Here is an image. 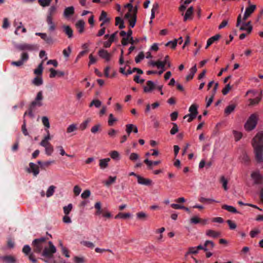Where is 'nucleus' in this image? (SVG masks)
<instances>
[{
	"label": "nucleus",
	"mask_w": 263,
	"mask_h": 263,
	"mask_svg": "<svg viewBox=\"0 0 263 263\" xmlns=\"http://www.w3.org/2000/svg\"><path fill=\"white\" fill-rule=\"evenodd\" d=\"M199 201L202 203H205V202H216V201L214 199H210V198H205L204 197H200L199 199Z\"/></svg>",
	"instance_id": "obj_53"
},
{
	"label": "nucleus",
	"mask_w": 263,
	"mask_h": 263,
	"mask_svg": "<svg viewBox=\"0 0 263 263\" xmlns=\"http://www.w3.org/2000/svg\"><path fill=\"white\" fill-rule=\"evenodd\" d=\"M245 26L247 27V32L248 33H250L252 30V26L251 24V22L249 21L248 22H246L245 21L242 22Z\"/></svg>",
	"instance_id": "obj_47"
},
{
	"label": "nucleus",
	"mask_w": 263,
	"mask_h": 263,
	"mask_svg": "<svg viewBox=\"0 0 263 263\" xmlns=\"http://www.w3.org/2000/svg\"><path fill=\"white\" fill-rule=\"evenodd\" d=\"M220 182L222 184V186L224 190H228L227 184L228 180L225 178L224 176H221L220 178Z\"/></svg>",
	"instance_id": "obj_44"
},
{
	"label": "nucleus",
	"mask_w": 263,
	"mask_h": 263,
	"mask_svg": "<svg viewBox=\"0 0 263 263\" xmlns=\"http://www.w3.org/2000/svg\"><path fill=\"white\" fill-rule=\"evenodd\" d=\"M206 235L210 237L216 238L220 236V233L213 230H208L206 231Z\"/></svg>",
	"instance_id": "obj_21"
},
{
	"label": "nucleus",
	"mask_w": 263,
	"mask_h": 263,
	"mask_svg": "<svg viewBox=\"0 0 263 263\" xmlns=\"http://www.w3.org/2000/svg\"><path fill=\"white\" fill-rule=\"evenodd\" d=\"M43 61L41 62V63H40L39 65L37 68L34 70V73L35 74H36L38 76L41 75L42 74L43 70Z\"/></svg>",
	"instance_id": "obj_33"
},
{
	"label": "nucleus",
	"mask_w": 263,
	"mask_h": 263,
	"mask_svg": "<svg viewBox=\"0 0 263 263\" xmlns=\"http://www.w3.org/2000/svg\"><path fill=\"white\" fill-rule=\"evenodd\" d=\"M139 158V156L138 154L135 153H132L130 156H129V159L132 161H136L138 160Z\"/></svg>",
	"instance_id": "obj_60"
},
{
	"label": "nucleus",
	"mask_w": 263,
	"mask_h": 263,
	"mask_svg": "<svg viewBox=\"0 0 263 263\" xmlns=\"http://www.w3.org/2000/svg\"><path fill=\"white\" fill-rule=\"evenodd\" d=\"M74 13V8L73 6L67 7L64 11V16L68 18L72 16Z\"/></svg>",
	"instance_id": "obj_17"
},
{
	"label": "nucleus",
	"mask_w": 263,
	"mask_h": 263,
	"mask_svg": "<svg viewBox=\"0 0 263 263\" xmlns=\"http://www.w3.org/2000/svg\"><path fill=\"white\" fill-rule=\"evenodd\" d=\"M201 219L196 216H194L191 219V223L194 224H197L200 223Z\"/></svg>",
	"instance_id": "obj_59"
},
{
	"label": "nucleus",
	"mask_w": 263,
	"mask_h": 263,
	"mask_svg": "<svg viewBox=\"0 0 263 263\" xmlns=\"http://www.w3.org/2000/svg\"><path fill=\"white\" fill-rule=\"evenodd\" d=\"M257 118L255 114H252L250 116L247 122L245 124V127L247 130H252L253 129L257 124Z\"/></svg>",
	"instance_id": "obj_4"
},
{
	"label": "nucleus",
	"mask_w": 263,
	"mask_h": 263,
	"mask_svg": "<svg viewBox=\"0 0 263 263\" xmlns=\"http://www.w3.org/2000/svg\"><path fill=\"white\" fill-rule=\"evenodd\" d=\"M146 85L147 86L144 87V91L145 92H149L155 88V85L152 81H147Z\"/></svg>",
	"instance_id": "obj_20"
},
{
	"label": "nucleus",
	"mask_w": 263,
	"mask_h": 263,
	"mask_svg": "<svg viewBox=\"0 0 263 263\" xmlns=\"http://www.w3.org/2000/svg\"><path fill=\"white\" fill-rule=\"evenodd\" d=\"M35 35L40 36L48 44H51L53 43L52 38L51 36H47V34L45 33L36 32Z\"/></svg>",
	"instance_id": "obj_12"
},
{
	"label": "nucleus",
	"mask_w": 263,
	"mask_h": 263,
	"mask_svg": "<svg viewBox=\"0 0 263 263\" xmlns=\"http://www.w3.org/2000/svg\"><path fill=\"white\" fill-rule=\"evenodd\" d=\"M85 22L83 20L78 21L76 24V27L80 33H82L84 30Z\"/></svg>",
	"instance_id": "obj_19"
},
{
	"label": "nucleus",
	"mask_w": 263,
	"mask_h": 263,
	"mask_svg": "<svg viewBox=\"0 0 263 263\" xmlns=\"http://www.w3.org/2000/svg\"><path fill=\"white\" fill-rule=\"evenodd\" d=\"M116 179H117V177L116 176L115 177L109 176L108 177V180L104 181V183L106 186H109L111 184H112L115 182Z\"/></svg>",
	"instance_id": "obj_32"
},
{
	"label": "nucleus",
	"mask_w": 263,
	"mask_h": 263,
	"mask_svg": "<svg viewBox=\"0 0 263 263\" xmlns=\"http://www.w3.org/2000/svg\"><path fill=\"white\" fill-rule=\"evenodd\" d=\"M137 8L136 7L134 8L133 13L127 12L125 14V18L128 20L129 26L132 28L134 27L137 21Z\"/></svg>",
	"instance_id": "obj_5"
},
{
	"label": "nucleus",
	"mask_w": 263,
	"mask_h": 263,
	"mask_svg": "<svg viewBox=\"0 0 263 263\" xmlns=\"http://www.w3.org/2000/svg\"><path fill=\"white\" fill-rule=\"evenodd\" d=\"M72 209V204L69 203L67 206L63 207V211L65 215H68Z\"/></svg>",
	"instance_id": "obj_35"
},
{
	"label": "nucleus",
	"mask_w": 263,
	"mask_h": 263,
	"mask_svg": "<svg viewBox=\"0 0 263 263\" xmlns=\"http://www.w3.org/2000/svg\"><path fill=\"white\" fill-rule=\"evenodd\" d=\"M71 52V49L70 46L68 47L67 49H64L63 51V53L64 57H68L70 55V53Z\"/></svg>",
	"instance_id": "obj_62"
},
{
	"label": "nucleus",
	"mask_w": 263,
	"mask_h": 263,
	"mask_svg": "<svg viewBox=\"0 0 263 263\" xmlns=\"http://www.w3.org/2000/svg\"><path fill=\"white\" fill-rule=\"evenodd\" d=\"M126 132L128 134V136H129L130 134L133 132V129L134 127V125L132 124H127L126 125Z\"/></svg>",
	"instance_id": "obj_54"
},
{
	"label": "nucleus",
	"mask_w": 263,
	"mask_h": 263,
	"mask_svg": "<svg viewBox=\"0 0 263 263\" xmlns=\"http://www.w3.org/2000/svg\"><path fill=\"white\" fill-rule=\"evenodd\" d=\"M22 131L25 136L28 135V133L26 128V123L25 120H24L23 124L22 126Z\"/></svg>",
	"instance_id": "obj_56"
},
{
	"label": "nucleus",
	"mask_w": 263,
	"mask_h": 263,
	"mask_svg": "<svg viewBox=\"0 0 263 263\" xmlns=\"http://www.w3.org/2000/svg\"><path fill=\"white\" fill-rule=\"evenodd\" d=\"M43 99V92L42 91H40L37 92L35 100L31 102L30 105H31V107H35V106L40 107L43 105V103L42 102Z\"/></svg>",
	"instance_id": "obj_7"
},
{
	"label": "nucleus",
	"mask_w": 263,
	"mask_h": 263,
	"mask_svg": "<svg viewBox=\"0 0 263 263\" xmlns=\"http://www.w3.org/2000/svg\"><path fill=\"white\" fill-rule=\"evenodd\" d=\"M227 222L228 224L229 228L231 230H234L236 228V224L232 220H228L227 221Z\"/></svg>",
	"instance_id": "obj_61"
},
{
	"label": "nucleus",
	"mask_w": 263,
	"mask_h": 263,
	"mask_svg": "<svg viewBox=\"0 0 263 263\" xmlns=\"http://www.w3.org/2000/svg\"><path fill=\"white\" fill-rule=\"evenodd\" d=\"M222 208L230 212H232L233 213H239V212L237 211V210L233 207V206L228 205L226 204H224L222 206Z\"/></svg>",
	"instance_id": "obj_30"
},
{
	"label": "nucleus",
	"mask_w": 263,
	"mask_h": 263,
	"mask_svg": "<svg viewBox=\"0 0 263 263\" xmlns=\"http://www.w3.org/2000/svg\"><path fill=\"white\" fill-rule=\"evenodd\" d=\"M90 191L89 190H86L82 193L81 196L83 199H86L90 196Z\"/></svg>",
	"instance_id": "obj_50"
},
{
	"label": "nucleus",
	"mask_w": 263,
	"mask_h": 263,
	"mask_svg": "<svg viewBox=\"0 0 263 263\" xmlns=\"http://www.w3.org/2000/svg\"><path fill=\"white\" fill-rule=\"evenodd\" d=\"M249 6L247 7L243 15V21H246L248 18L254 12L256 8V6L255 5H249Z\"/></svg>",
	"instance_id": "obj_10"
},
{
	"label": "nucleus",
	"mask_w": 263,
	"mask_h": 263,
	"mask_svg": "<svg viewBox=\"0 0 263 263\" xmlns=\"http://www.w3.org/2000/svg\"><path fill=\"white\" fill-rule=\"evenodd\" d=\"M33 83L36 86H40L43 84V80L41 77H36L34 79Z\"/></svg>",
	"instance_id": "obj_38"
},
{
	"label": "nucleus",
	"mask_w": 263,
	"mask_h": 263,
	"mask_svg": "<svg viewBox=\"0 0 263 263\" xmlns=\"http://www.w3.org/2000/svg\"><path fill=\"white\" fill-rule=\"evenodd\" d=\"M144 58V54L143 52H140L139 54L135 58V62L137 63H139Z\"/></svg>",
	"instance_id": "obj_49"
},
{
	"label": "nucleus",
	"mask_w": 263,
	"mask_h": 263,
	"mask_svg": "<svg viewBox=\"0 0 263 263\" xmlns=\"http://www.w3.org/2000/svg\"><path fill=\"white\" fill-rule=\"evenodd\" d=\"M110 159L109 158L102 159L100 160L99 166L101 168L104 169L108 167V163L110 161Z\"/></svg>",
	"instance_id": "obj_24"
},
{
	"label": "nucleus",
	"mask_w": 263,
	"mask_h": 263,
	"mask_svg": "<svg viewBox=\"0 0 263 263\" xmlns=\"http://www.w3.org/2000/svg\"><path fill=\"white\" fill-rule=\"evenodd\" d=\"M46 22L49 26L48 30L49 31L51 32L55 29L56 26L52 21V18H50V17H47Z\"/></svg>",
	"instance_id": "obj_23"
},
{
	"label": "nucleus",
	"mask_w": 263,
	"mask_h": 263,
	"mask_svg": "<svg viewBox=\"0 0 263 263\" xmlns=\"http://www.w3.org/2000/svg\"><path fill=\"white\" fill-rule=\"evenodd\" d=\"M64 32L68 36V38H71L73 36V30L69 26H63Z\"/></svg>",
	"instance_id": "obj_26"
},
{
	"label": "nucleus",
	"mask_w": 263,
	"mask_h": 263,
	"mask_svg": "<svg viewBox=\"0 0 263 263\" xmlns=\"http://www.w3.org/2000/svg\"><path fill=\"white\" fill-rule=\"evenodd\" d=\"M90 122L89 119H87L85 121H84L83 123H82L80 125V128L82 130H84L85 129L88 125V123Z\"/></svg>",
	"instance_id": "obj_48"
},
{
	"label": "nucleus",
	"mask_w": 263,
	"mask_h": 263,
	"mask_svg": "<svg viewBox=\"0 0 263 263\" xmlns=\"http://www.w3.org/2000/svg\"><path fill=\"white\" fill-rule=\"evenodd\" d=\"M31 251V248L29 245H25L23 248L22 251L26 255H29Z\"/></svg>",
	"instance_id": "obj_55"
},
{
	"label": "nucleus",
	"mask_w": 263,
	"mask_h": 263,
	"mask_svg": "<svg viewBox=\"0 0 263 263\" xmlns=\"http://www.w3.org/2000/svg\"><path fill=\"white\" fill-rule=\"evenodd\" d=\"M29 59V55L27 52H23L21 54V60L18 61H12L11 65L15 66H21Z\"/></svg>",
	"instance_id": "obj_8"
},
{
	"label": "nucleus",
	"mask_w": 263,
	"mask_h": 263,
	"mask_svg": "<svg viewBox=\"0 0 263 263\" xmlns=\"http://www.w3.org/2000/svg\"><path fill=\"white\" fill-rule=\"evenodd\" d=\"M255 159L258 163L263 161V132L258 133L253 139Z\"/></svg>",
	"instance_id": "obj_1"
},
{
	"label": "nucleus",
	"mask_w": 263,
	"mask_h": 263,
	"mask_svg": "<svg viewBox=\"0 0 263 263\" xmlns=\"http://www.w3.org/2000/svg\"><path fill=\"white\" fill-rule=\"evenodd\" d=\"M173 125L172 128L171 129L170 134L171 135H175L178 132V127L176 123H172Z\"/></svg>",
	"instance_id": "obj_46"
},
{
	"label": "nucleus",
	"mask_w": 263,
	"mask_h": 263,
	"mask_svg": "<svg viewBox=\"0 0 263 263\" xmlns=\"http://www.w3.org/2000/svg\"><path fill=\"white\" fill-rule=\"evenodd\" d=\"M81 244L90 249H93L95 247V245L90 241H83L81 242Z\"/></svg>",
	"instance_id": "obj_45"
},
{
	"label": "nucleus",
	"mask_w": 263,
	"mask_h": 263,
	"mask_svg": "<svg viewBox=\"0 0 263 263\" xmlns=\"http://www.w3.org/2000/svg\"><path fill=\"white\" fill-rule=\"evenodd\" d=\"M55 252V247L51 241H49L42 252V256L47 258H51Z\"/></svg>",
	"instance_id": "obj_3"
},
{
	"label": "nucleus",
	"mask_w": 263,
	"mask_h": 263,
	"mask_svg": "<svg viewBox=\"0 0 263 263\" xmlns=\"http://www.w3.org/2000/svg\"><path fill=\"white\" fill-rule=\"evenodd\" d=\"M99 21L103 22L104 23H109L110 22V18L107 17V14L105 11H102L101 12L99 17Z\"/></svg>",
	"instance_id": "obj_25"
},
{
	"label": "nucleus",
	"mask_w": 263,
	"mask_h": 263,
	"mask_svg": "<svg viewBox=\"0 0 263 263\" xmlns=\"http://www.w3.org/2000/svg\"><path fill=\"white\" fill-rule=\"evenodd\" d=\"M130 217V214L129 213H119L116 216L115 218H123V219H126Z\"/></svg>",
	"instance_id": "obj_34"
},
{
	"label": "nucleus",
	"mask_w": 263,
	"mask_h": 263,
	"mask_svg": "<svg viewBox=\"0 0 263 263\" xmlns=\"http://www.w3.org/2000/svg\"><path fill=\"white\" fill-rule=\"evenodd\" d=\"M177 44V40H175L173 41H170V42H167L165 44V46H171V47L172 48L174 49L176 47Z\"/></svg>",
	"instance_id": "obj_51"
},
{
	"label": "nucleus",
	"mask_w": 263,
	"mask_h": 263,
	"mask_svg": "<svg viewBox=\"0 0 263 263\" xmlns=\"http://www.w3.org/2000/svg\"><path fill=\"white\" fill-rule=\"evenodd\" d=\"M52 0H38V3L43 7H47L50 5Z\"/></svg>",
	"instance_id": "obj_37"
},
{
	"label": "nucleus",
	"mask_w": 263,
	"mask_h": 263,
	"mask_svg": "<svg viewBox=\"0 0 263 263\" xmlns=\"http://www.w3.org/2000/svg\"><path fill=\"white\" fill-rule=\"evenodd\" d=\"M110 157L113 159H118L119 157V154L117 151H114L110 153Z\"/></svg>",
	"instance_id": "obj_64"
},
{
	"label": "nucleus",
	"mask_w": 263,
	"mask_h": 263,
	"mask_svg": "<svg viewBox=\"0 0 263 263\" xmlns=\"http://www.w3.org/2000/svg\"><path fill=\"white\" fill-rule=\"evenodd\" d=\"M194 8L191 6L188 8L186 10L185 14L184 16V21H186L188 19H190L193 13Z\"/></svg>",
	"instance_id": "obj_27"
},
{
	"label": "nucleus",
	"mask_w": 263,
	"mask_h": 263,
	"mask_svg": "<svg viewBox=\"0 0 263 263\" xmlns=\"http://www.w3.org/2000/svg\"><path fill=\"white\" fill-rule=\"evenodd\" d=\"M99 55L102 59H105L106 61H109L110 60L111 55L108 53V51L104 49H100L98 52Z\"/></svg>",
	"instance_id": "obj_13"
},
{
	"label": "nucleus",
	"mask_w": 263,
	"mask_h": 263,
	"mask_svg": "<svg viewBox=\"0 0 263 263\" xmlns=\"http://www.w3.org/2000/svg\"><path fill=\"white\" fill-rule=\"evenodd\" d=\"M77 129V125L74 124L70 125L67 128V133H71L76 131Z\"/></svg>",
	"instance_id": "obj_43"
},
{
	"label": "nucleus",
	"mask_w": 263,
	"mask_h": 263,
	"mask_svg": "<svg viewBox=\"0 0 263 263\" xmlns=\"http://www.w3.org/2000/svg\"><path fill=\"white\" fill-rule=\"evenodd\" d=\"M16 48L21 51H33L35 49V45L27 43H22L16 45Z\"/></svg>",
	"instance_id": "obj_9"
},
{
	"label": "nucleus",
	"mask_w": 263,
	"mask_h": 263,
	"mask_svg": "<svg viewBox=\"0 0 263 263\" xmlns=\"http://www.w3.org/2000/svg\"><path fill=\"white\" fill-rule=\"evenodd\" d=\"M189 111L191 113L185 115L184 117V119L189 117L187 122H190L196 117V116L198 114L197 106L195 104H192L189 108Z\"/></svg>",
	"instance_id": "obj_6"
},
{
	"label": "nucleus",
	"mask_w": 263,
	"mask_h": 263,
	"mask_svg": "<svg viewBox=\"0 0 263 263\" xmlns=\"http://www.w3.org/2000/svg\"><path fill=\"white\" fill-rule=\"evenodd\" d=\"M260 99H261L258 97H257L253 99H250V105H254L258 104L259 102V101H260Z\"/></svg>",
	"instance_id": "obj_58"
},
{
	"label": "nucleus",
	"mask_w": 263,
	"mask_h": 263,
	"mask_svg": "<svg viewBox=\"0 0 263 263\" xmlns=\"http://www.w3.org/2000/svg\"><path fill=\"white\" fill-rule=\"evenodd\" d=\"M117 121V119L114 117V116L112 114H110L109 116L108 119V125L109 126H112L115 122Z\"/></svg>",
	"instance_id": "obj_52"
},
{
	"label": "nucleus",
	"mask_w": 263,
	"mask_h": 263,
	"mask_svg": "<svg viewBox=\"0 0 263 263\" xmlns=\"http://www.w3.org/2000/svg\"><path fill=\"white\" fill-rule=\"evenodd\" d=\"M48 242L45 237L35 239L32 243L33 251L37 253H41L46 247Z\"/></svg>",
	"instance_id": "obj_2"
},
{
	"label": "nucleus",
	"mask_w": 263,
	"mask_h": 263,
	"mask_svg": "<svg viewBox=\"0 0 263 263\" xmlns=\"http://www.w3.org/2000/svg\"><path fill=\"white\" fill-rule=\"evenodd\" d=\"M101 105V102L99 100H92L89 104V107H92L93 105H95L97 108H99L100 107Z\"/></svg>",
	"instance_id": "obj_42"
},
{
	"label": "nucleus",
	"mask_w": 263,
	"mask_h": 263,
	"mask_svg": "<svg viewBox=\"0 0 263 263\" xmlns=\"http://www.w3.org/2000/svg\"><path fill=\"white\" fill-rule=\"evenodd\" d=\"M233 135L236 141L239 140L242 137V134L235 130H233Z\"/></svg>",
	"instance_id": "obj_57"
},
{
	"label": "nucleus",
	"mask_w": 263,
	"mask_h": 263,
	"mask_svg": "<svg viewBox=\"0 0 263 263\" xmlns=\"http://www.w3.org/2000/svg\"><path fill=\"white\" fill-rule=\"evenodd\" d=\"M57 12V8L56 7L52 6L49 8L48 11V13L47 17H50V18H52V16L54 15Z\"/></svg>",
	"instance_id": "obj_31"
},
{
	"label": "nucleus",
	"mask_w": 263,
	"mask_h": 263,
	"mask_svg": "<svg viewBox=\"0 0 263 263\" xmlns=\"http://www.w3.org/2000/svg\"><path fill=\"white\" fill-rule=\"evenodd\" d=\"M29 168H28V172H32L35 176H36L39 174V167L37 165L33 162H30L29 164Z\"/></svg>",
	"instance_id": "obj_14"
},
{
	"label": "nucleus",
	"mask_w": 263,
	"mask_h": 263,
	"mask_svg": "<svg viewBox=\"0 0 263 263\" xmlns=\"http://www.w3.org/2000/svg\"><path fill=\"white\" fill-rule=\"evenodd\" d=\"M231 88V87L230 85L229 84H227L222 90V94L223 95H226L229 92Z\"/></svg>",
	"instance_id": "obj_63"
},
{
	"label": "nucleus",
	"mask_w": 263,
	"mask_h": 263,
	"mask_svg": "<svg viewBox=\"0 0 263 263\" xmlns=\"http://www.w3.org/2000/svg\"><path fill=\"white\" fill-rule=\"evenodd\" d=\"M45 148L46 154L48 156H50L53 151V146L51 144H50L47 146L46 147H45Z\"/></svg>",
	"instance_id": "obj_39"
},
{
	"label": "nucleus",
	"mask_w": 263,
	"mask_h": 263,
	"mask_svg": "<svg viewBox=\"0 0 263 263\" xmlns=\"http://www.w3.org/2000/svg\"><path fill=\"white\" fill-rule=\"evenodd\" d=\"M55 188V187L53 185H51L49 187L46 192V196L47 197H50L53 195Z\"/></svg>",
	"instance_id": "obj_36"
},
{
	"label": "nucleus",
	"mask_w": 263,
	"mask_h": 263,
	"mask_svg": "<svg viewBox=\"0 0 263 263\" xmlns=\"http://www.w3.org/2000/svg\"><path fill=\"white\" fill-rule=\"evenodd\" d=\"M221 37L220 34H216L214 36L209 38L206 43L205 49H207L210 45H211L214 42L218 41Z\"/></svg>",
	"instance_id": "obj_18"
},
{
	"label": "nucleus",
	"mask_w": 263,
	"mask_h": 263,
	"mask_svg": "<svg viewBox=\"0 0 263 263\" xmlns=\"http://www.w3.org/2000/svg\"><path fill=\"white\" fill-rule=\"evenodd\" d=\"M236 105L235 104H231L228 106L224 109V114L229 115L231 114L235 109Z\"/></svg>",
	"instance_id": "obj_29"
},
{
	"label": "nucleus",
	"mask_w": 263,
	"mask_h": 263,
	"mask_svg": "<svg viewBox=\"0 0 263 263\" xmlns=\"http://www.w3.org/2000/svg\"><path fill=\"white\" fill-rule=\"evenodd\" d=\"M0 259L5 263H15L16 258L11 255H5L0 257Z\"/></svg>",
	"instance_id": "obj_16"
},
{
	"label": "nucleus",
	"mask_w": 263,
	"mask_h": 263,
	"mask_svg": "<svg viewBox=\"0 0 263 263\" xmlns=\"http://www.w3.org/2000/svg\"><path fill=\"white\" fill-rule=\"evenodd\" d=\"M138 183L140 184L145 185H149L151 184L152 181L149 179L144 178L141 176H137Z\"/></svg>",
	"instance_id": "obj_15"
},
{
	"label": "nucleus",
	"mask_w": 263,
	"mask_h": 263,
	"mask_svg": "<svg viewBox=\"0 0 263 263\" xmlns=\"http://www.w3.org/2000/svg\"><path fill=\"white\" fill-rule=\"evenodd\" d=\"M251 177L254 181V183L256 184H261L263 182L262 177L257 172H253L251 174Z\"/></svg>",
	"instance_id": "obj_11"
},
{
	"label": "nucleus",
	"mask_w": 263,
	"mask_h": 263,
	"mask_svg": "<svg viewBox=\"0 0 263 263\" xmlns=\"http://www.w3.org/2000/svg\"><path fill=\"white\" fill-rule=\"evenodd\" d=\"M241 161L242 163H244L246 165H248L249 164L250 161V159L248 155L246 153H243L241 155Z\"/></svg>",
	"instance_id": "obj_28"
},
{
	"label": "nucleus",
	"mask_w": 263,
	"mask_h": 263,
	"mask_svg": "<svg viewBox=\"0 0 263 263\" xmlns=\"http://www.w3.org/2000/svg\"><path fill=\"white\" fill-rule=\"evenodd\" d=\"M42 121L43 125L47 128H49L50 127V123L49 121V119L47 117H43L42 118Z\"/></svg>",
	"instance_id": "obj_41"
},
{
	"label": "nucleus",
	"mask_w": 263,
	"mask_h": 263,
	"mask_svg": "<svg viewBox=\"0 0 263 263\" xmlns=\"http://www.w3.org/2000/svg\"><path fill=\"white\" fill-rule=\"evenodd\" d=\"M214 246V243L211 240H206L204 243V247L208 248V250L212 249Z\"/></svg>",
	"instance_id": "obj_40"
},
{
	"label": "nucleus",
	"mask_w": 263,
	"mask_h": 263,
	"mask_svg": "<svg viewBox=\"0 0 263 263\" xmlns=\"http://www.w3.org/2000/svg\"><path fill=\"white\" fill-rule=\"evenodd\" d=\"M197 70L196 65H195L194 66H193L190 70V73L189 74H188L186 77V81H189L191 80H192L194 76L195 73L196 72Z\"/></svg>",
	"instance_id": "obj_22"
}]
</instances>
